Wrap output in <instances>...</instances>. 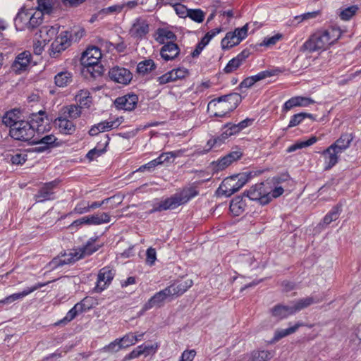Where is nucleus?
I'll list each match as a JSON object with an SVG mask.
<instances>
[{
  "instance_id": "obj_1",
  "label": "nucleus",
  "mask_w": 361,
  "mask_h": 361,
  "mask_svg": "<svg viewBox=\"0 0 361 361\" xmlns=\"http://www.w3.org/2000/svg\"><path fill=\"white\" fill-rule=\"evenodd\" d=\"M341 36V31L338 27H331L312 35L303 44L302 49L310 53L326 49L336 42Z\"/></svg>"
},
{
  "instance_id": "obj_2",
  "label": "nucleus",
  "mask_w": 361,
  "mask_h": 361,
  "mask_svg": "<svg viewBox=\"0 0 361 361\" xmlns=\"http://www.w3.org/2000/svg\"><path fill=\"white\" fill-rule=\"evenodd\" d=\"M39 122H43V118L39 116H37L35 120H32L31 123L21 121L16 126L10 129L9 135L15 140L31 144Z\"/></svg>"
},
{
  "instance_id": "obj_3",
  "label": "nucleus",
  "mask_w": 361,
  "mask_h": 361,
  "mask_svg": "<svg viewBox=\"0 0 361 361\" xmlns=\"http://www.w3.org/2000/svg\"><path fill=\"white\" fill-rule=\"evenodd\" d=\"M101 59V50L94 46L88 47L82 55L81 63L93 78L101 75L104 72V68L100 65Z\"/></svg>"
},
{
  "instance_id": "obj_4",
  "label": "nucleus",
  "mask_w": 361,
  "mask_h": 361,
  "mask_svg": "<svg viewBox=\"0 0 361 361\" xmlns=\"http://www.w3.org/2000/svg\"><path fill=\"white\" fill-rule=\"evenodd\" d=\"M250 200H257L262 205L271 202L270 185L269 183H259L252 185L244 192Z\"/></svg>"
},
{
  "instance_id": "obj_5",
  "label": "nucleus",
  "mask_w": 361,
  "mask_h": 361,
  "mask_svg": "<svg viewBox=\"0 0 361 361\" xmlns=\"http://www.w3.org/2000/svg\"><path fill=\"white\" fill-rule=\"evenodd\" d=\"M44 130L45 127L42 126V124L39 123V125H37L35 136L31 142L32 145H39L38 147H35V152H42L50 147L56 146L55 142L57 139L54 135H47L44 136L42 135Z\"/></svg>"
},
{
  "instance_id": "obj_6",
  "label": "nucleus",
  "mask_w": 361,
  "mask_h": 361,
  "mask_svg": "<svg viewBox=\"0 0 361 361\" xmlns=\"http://www.w3.org/2000/svg\"><path fill=\"white\" fill-rule=\"evenodd\" d=\"M248 176L245 173L227 178L223 181L220 189L223 194L229 197L243 188L248 181Z\"/></svg>"
},
{
  "instance_id": "obj_7",
  "label": "nucleus",
  "mask_w": 361,
  "mask_h": 361,
  "mask_svg": "<svg viewBox=\"0 0 361 361\" xmlns=\"http://www.w3.org/2000/svg\"><path fill=\"white\" fill-rule=\"evenodd\" d=\"M207 111L216 117H223L232 111L221 97L210 101L207 105Z\"/></svg>"
},
{
  "instance_id": "obj_8",
  "label": "nucleus",
  "mask_w": 361,
  "mask_h": 361,
  "mask_svg": "<svg viewBox=\"0 0 361 361\" xmlns=\"http://www.w3.org/2000/svg\"><path fill=\"white\" fill-rule=\"evenodd\" d=\"M109 78L118 83L128 84L133 78L129 70L123 67H114L109 71Z\"/></svg>"
},
{
  "instance_id": "obj_9",
  "label": "nucleus",
  "mask_w": 361,
  "mask_h": 361,
  "mask_svg": "<svg viewBox=\"0 0 361 361\" xmlns=\"http://www.w3.org/2000/svg\"><path fill=\"white\" fill-rule=\"evenodd\" d=\"M114 275V271L109 267L102 269L97 275V284L94 287L95 291L99 293L104 290L111 283Z\"/></svg>"
},
{
  "instance_id": "obj_10",
  "label": "nucleus",
  "mask_w": 361,
  "mask_h": 361,
  "mask_svg": "<svg viewBox=\"0 0 361 361\" xmlns=\"http://www.w3.org/2000/svg\"><path fill=\"white\" fill-rule=\"evenodd\" d=\"M138 97L135 94H128L116 99L114 105L118 109L125 111L133 110L137 104Z\"/></svg>"
},
{
  "instance_id": "obj_11",
  "label": "nucleus",
  "mask_w": 361,
  "mask_h": 361,
  "mask_svg": "<svg viewBox=\"0 0 361 361\" xmlns=\"http://www.w3.org/2000/svg\"><path fill=\"white\" fill-rule=\"evenodd\" d=\"M67 34L61 32L51 43L49 54L51 57H56L59 54L66 49L70 45V40Z\"/></svg>"
},
{
  "instance_id": "obj_12",
  "label": "nucleus",
  "mask_w": 361,
  "mask_h": 361,
  "mask_svg": "<svg viewBox=\"0 0 361 361\" xmlns=\"http://www.w3.org/2000/svg\"><path fill=\"white\" fill-rule=\"evenodd\" d=\"M59 180H54L53 181L46 183L39 190L38 192L35 195L37 202H42L52 199L54 190L58 186Z\"/></svg>"
},
{
  "instance_id": "obj_13",
  "label": "nucleus",
  "mask_w": 361,
  "mask_h": 361,
  "mask_svg": "<svg viewBox=\"0 0 361 361\" xmlns=\"http://www.w3.org/2000/svg\"><path fill=\"white\" fill-rule=\"evenodd\" d=\"M180 52L178 45L174 42H167L160 49V56L165 61H173L178 58Z\"/></svg>"
},
{
  "instance_id": "obj_14",
  "label": "nucleus",
  "mask_w": 361,
  "mask_h": 361,
  "mask_svg": "<svg viewBox=\"0 0 361 361\" xmlns=\"http://www.w3.org/2000/svg\"><path fill=\"white\" fill-rule=\"evenodd\" d=\"M149 23L143 18H137L133 23L130 35L136 39H142L149 32Z\"/></svg>"
},
{
  "instance_id": "obj_15",
  "label": "nucleus",
  "mask_w": 361,
  "mask_h": 361,
  "mask_svg": "<svg viewBox=\"0 0 361 361\" xmlns=\"http://www.w3.org/2000/svg\"><path fill=\"white\" fill-rule=\"evenodd\" d=\"M51 281H48L47 283H37L35 286H32L30 288H27L23 290L20 293H13L12 295H10L6 297L4 299L0 300V303H1V304H9V303H11V302H13L14 301H16L18 300H21L23 298H25V296H27L29 294H30L31 293L34 292L35 290L45 286L46 285H47Z\"/></svg>"
},
{
  "instance_id": "obj_16",
  "label": "nucleus",
  "mask_w": 361,
  "mask_h": 361,
  "mask_svg": "<svg viewBox=\"0 0 361 361\" xmlns=\"http://www.w3.org/2000/svg\"><path fill=\"white\" fill-rule=\"evenodd\" d=\"M32 56L29 51H23L19 54L12 64V69L17 73H20L27 70L31 62Z\"/></svg>"
},
{
  "instance_id": "obj_17",
  "label": "nucleus",
  "mask_w": 361,
  "mask_h": 361,
  "mask_svg": "<svg viewBox=\"0 0 361 361\" xmlns=\"http://www.w3.org/2000/svg\"><path fill=\"white\" fill-rule=\"evenodd\" d=\"M33 11V8H26L22 7L18 12L16 18H14V24L16 28L18 30H23L27 27L30 15Z\"/></svg>"
},
{
  "instance_id": "obj_18",
  "label": "nucleus",
  "mask_w": 361,
  "mask_h": 361,
  "mask_svg": "<svg viewBox=\"0 0 361 361\" xmlns=\"http://www.w3.org/2000/svg\"><path fill=\"white\" fill-rule=\"evenodd\" d=\"M193 284L190 279L178 281L166 288L169 296H179L183 294Z\"/></svg>"
},
{
  "instance_id": "obj_19",
  "label": "nucleus",
  "mask_w": 361,
  "mask_h": 361,
  "mask_svg": "<svg viewBox=\"0 0 361 361\" xmlns=\"http://www.w3.org/2000/svg\"><path fill=\"white\" fill-rule=\"evenodd\" d=\"M54 125L64 135H72L75 132L76 126L73 121L61 115L54 120Z\"/></svg>"
},
{
  "instance_id": "obj_20",
  "label": "nucleus",
  "mask_w": 361,
  "mask_h": 361,
  "mask_svg": "<svg viewBox=\"0 0 361 361\" xmlns=\"http://www.w3.org/2000/svg\"><path fill=\"white\" fill-rule=\"evenodd\" d=\"M250 54V53L249 50H243L235 57L233 58L231 60L228 61V63L224 68V71L226 73H231L234 71L237 70L243 64V63L245 61V60L248 58Z\"/></svg>"
},
{
  "instance_id": "obj_21",
  "label": "nucleus",
  "mask_w": 361,
  "mask_h": 361,
  "mask_svg": "<svg viewBox=\"0 0 361 361\" xmlns=\"http://www.w3.org/2000/svg\"><path fill=\"white\" fill-rule=\"evenodd\" d=\"M180 205V202H178L176 194H174L170 197L161 200L157 204L154 205V207L150 210L149 213L152 214L154 212L165 211L168 209H174Z\"/></svg>"
},
{
  "instance_id": "obj_22",
  "label": "nucleus",
  "mask_w": 361,
  "mask_h": 361,
  "mask_svg": "<svg viewBox=\"0 0 361 361\" xmlns=\"http://www.w3.org/2000/svg\"><path fill=\"white\" fill-rule=\"evenodd\" d=\"M81 258H82V252L77 248L68 250L62 255L59 259H55L53 262L58 266H63L64 264H72Z\"/></svg>"
},
{
  "instance_id": "obj_23",
  "label": "nucleus",
  "mask_w": 361,
  "mask_h": 361,
  "mask_svg": "<svg viewBox=\"0 0 361 361\" xmlns=\"http://www.w3.org/2000/svg\"><path fill=\"white\" fill-rule=\"evenodd\" d=\"M314 103L315 102L310 97L300 96L293 97L285 102L283 106V110L288 111L295 106H308Z\"/></svg>"
},
{
  "instance_id": "obj_24",
  "label": "nucleus",
  "mask_w": 361,
  "mask_h": 361,
  "mask_svg": "<svg viewBox=\"0 0 361 361\" xmlns=\"http://www.w3.org/2000/svg\"><path fill=\"white\" fill-rule=\"evenodd\" d=\"M341 154V152H338V151L335 149L331 145L322 152L326 170L331 169L337 164Z\"/></svg>"
},
{
  "instance_id": "obj_25",
  "label": "nucleus",
  "mask_w": 361,
  "mask_h": 361,
  "mask_svg": "<svg viewBox=\"0 0 361 361\" xmlns=\"http://www.w3.org/2000/svg\"><path fill=\"white\" fill-rule=\"evenodd\" d=\"M170 297L166 288L155 293L143 306L142 310L147 311L154 306L160 307L164 301Z\"/></svg>"
},
{
  "instance_id": "obj_26",
  "label": "nucleus",
  "mask_w": 361,
  "mask_h": 361,
  "mask_svg": "<svg viewBox=\"0 0 361 361\" xmlns=\"http://www.w3.org/2000/svg\"><path fill=\"white\" fill-rule=\"evenodd\" d=\"M271 312L272 316L278 319H283L290 315L295 314L293 305H284L281 304L275 305L271 310Z\"/></svg>"
},
{
  "instance_id": "obj_27",
  "label": "nucleus",
  "mask_w": 361,
  "mask_h": 361,
  "mask_svg": "<svg viewBox=\"0 0 361 361\" xmlns=\"http://www.w3.org/2000/svg\"><path fill=\"white\" fill-rule=\"evenodd\" d=\"M2 123L10 129L14 128L21 121L20 120V111L18 109H12L6 112L2 116Z\"/></svg>"
},
{
  "instance_id": "obj_28",
  "label": "nucleus",
  "mask_w": 361,
  "mask_h": 361,
  "mask_svg": "<svg viewBox=\"0 0 361 361\" xmlns=\"http://www.w3.org/2000/svg\"><path fill=\"white\" fill-rule=\"evenodd\" d=\"M353 140V135L352 133H343L341 137L331 145L335 149L338 150V152L342 153L350 147Z\"/></svg>"
},
{
  "instance_id": "obj_29",
  "label": "nucleus",
  "mask_w": 361,
  "mask_h": 361,
  "mask_svg": "<svg viewBox=\"0 0 361 361\" xmlns=\"http://www.w3.org/2000/svg\"><path fill=\"white\" fill-rule=\"evenodd\" d=\"M322 301V298L317 296H309L307 298H301L293 302V308L295 313L301 311L302 310L308 307L312 304L319 303Z\"/></svg>"
},
{
  "instance_id": "obj_30",
  "label": "nucleus",
  "mask_w": 361,
  "mask_h": 361,
  "mask_svg": "<svg viewBox=\"0 0 361 361\" xmlns=\"http://www.w3.org/2000/svg\"><path fill=\"white\" fill-rule=\"evenodd\" d=\"M86 299L87 298H85L80 302L76 303L74 307L68 312L66 317L60 321V323H62L63 321L71 322L75 319L79 313H82L86 310L90 309V307L86 305L85 303Z\"/></svg>"
},
{
  "instance_id": "obj_31",
  "label": "nucleus",
  "mask_w": 361,
  "mask_h": 361,
  "mask_svg": "<svg viewBox=\"0 0 361 361\" xmlns=\"http://www.w3.org/2000/svg\"><path fill=\"white\" fill-rule=\"evenodd\" d=\"M155 40L159 44H164L167 42H174L177 37L167 28H159L155 33Z\"/></svg>"
},
{
  "instance_id": "obj_32",
  "label": "nucleus",
  "mask_w": 361,
  "mask_h": 361,
  "mask_svg": "<svg viewBox=\"0 0 361 361\" xmlns=\"http://www.w3.org/2000/svg\"><path fill=\"white\" fill-rule=\"evenodd\" d=\"M59 115L73 121L80 116L81 108L74 104L66 106L61 109Z\"/></svg>"
},
{
  "instance_id": "obj_33",
  "label": "nucleus",
  "mask_w": 361,
  "mask_h": 361,
  "mask_svg": "<svg viewBox=\"0 0 361 361\" xmlns=\"http://www.w3.org/2000/svg\"><path fill=\"white\" fill-rule=\"evenodd\" d=\"M97 240L98 237L91 238L84 246L78 248L79 251L82 252V257L92 255L102 247V243H97Z\"/></svg>"
},
{
  "instance_id": "obj_34",
  "label": "nucleus",
  "mask_w": 361,
  "mask_h": 361,
  "mask_svg": "<svg viewBox=\"0 0 361 361\" xmlns=\"http://www.w3.org/2000/svg\"><path fill=\"white\" fill-rule=\"evenodd\" d=\"M86 225H100L110 221V216L108 213H97L90 216H85Z\"/></svg>"
},
{
  "instance_id": "obj_35",
  "label": "nucleus",
  "mask_w": 361,
  "mask_h": 361,
  "mask_svg": "<svg viewBox=\"0 0 361 361\" xmlns=\"http://www.w3.org/2000/svg\"><path fill=\"white\" fill-rule=\"evenodd\" d=\"M197 195V190L192 187L185 188L180 192L176 193V195L178 198V202H180V205L188 202L190 200L195 197Z\"/></svg>"
},
{
  "instance_id": "obj_36",
  "label": "nucleus",
  "mask_w": 361,
  "mask_h": 361,
  "mask_svg": "<svg viewBox=\"0 0 361 361\" xmlns=\"http://www.w3.org/2000/svg\"><path fill=\"white\" fill-rule=\"evenodd\" d=\"M75 101L78 103V106L82 107H89L92 104V97L87 90H80L75 95Z\"/></svg>"
},
{
  "instance_id": "obj_37",
  "label": "nucleus",
  "mask_w": 361,
  "mask_h": 361,
  "mask_svg": "<svg viewBox=\"0 0 361 361\" xmlns=\"http://www.w3.org/2000/svg\"><path fill=\"white\" fill-rule=\"evenodd\" d=\"M106 141L104 144V147L99 146L98 145L94 148L90 149L87 154H86L87 159H89V161H92L97 157L102 156L104 152L106 151V147L109 145V137L108 135H106L105 137Z\"/></svg>"
},
{
  "instance_id": "obj_38",
  "label": "nucleus",
  "mask_w": 361,
  "mask_h": 361,
  "mask_svg": "<svg viewBox=\"0 0 361 361\" xmlns=\"http://www.w3.org/2000/svg\"><path fill=\"white\" fill-rule=\"evenodd\" d=\"M156 64L152 59H145L138 63L137 72L142 75L151 73L156 68Z\"/></svg>"
},
{
  "instance_id": "obj_39",
  "label": "nucleus",
  "mask_w": 361,
  "mask_h": 361,
  "mask_svg": "<svg viewBox=\"0 0 361 361\" xmlns=\"http://www.w3.org/2000/svg\"><path fill=\"white\" fill-rule=\"evenodd\" d=\"M59 32V27L54 26H44L39 30V37L46 43L49 42Z\"/></svg>"
},
{
  "instance_id": "obj_40",
  "label": "nucleus",
  "mask_w": 361,
  "mask_h": 361,
  "mask_svg": "<svg viewBox=\"0 0 361 361\" xmlns=\"http://www.w3.org/2000/svg\"><path fill=\"white\" fill-rule=\"evenodd\" d=\"M304 324L298 322L294 326L286 329H278L275 331L273 338L274 341H278L283 337L295 333L300 326H303Z\"/></svg>"
},
{
  "instance_id": "obj_41",
  "label": "nucleus",
  "mask_w": 361,
  "mask_h": 361,
  "mask_svg": "<svg viewBox=\"0 0 361 361\" xmlns=\"http://www.w3.org/2000/svg\"><path fill=\"white\" fill-rule=\"evenodd\" d=\"M255 261V259L251 253H243L238 257L236 262L240 269H246L250 267Z\"/></svg>"
},
{
  "instance_id": "obj_42",
  "label": "nucleus",
  "mask_w": 361,
  "mask_h": 361,
  "mask_svg": "<svg viewBox=\"0 0 361 361\" xmlns=\"http://www.w3.org/2000/svg\"><path fill=\"white\" fill-rule=\"evenodd\" d=\"M305 118H310L312 121H315V117L314 116V115L309 114V113L300 112V113L294 114L290 118L288 128H293V127L298 126Z\"/></svg>"
},
{
  "instance_id": "obj_43",
  "label": "nucleus",
  "mask_w": 361,
  "mask_h": 361,
  "mask_svg": "<svg viewBox=\"0 0 361 361\" xmlns=\"http://www.w3.org/2000/svg\"><path fill=\"white\" fill-rule=\"evenodd\" d=\"M72 81V74L68 71H62L54 77L55 84L60 87L67 86Z\"/></svg>"
},
{
  "instance_id": "obj_44",
  "label": "nucleus",
  "mask_w": 361,
  "mask_h": 361,
  "mask_svg": "<svg viewBox=\"0 0 361 361\" xmlns=\"http://www.w3.org/2000/svg\"><path fill=\"white\" fill-rule=\"evenodd\" d=\"M240 42V40L233 32H228L225 37L222 39L221 44L223 49H228L238 45Z\"/></svg>"
},
{
  "instance_id": "obj_45",
  "label": "nucleus",
  "mask_w": 361,
  "mask_h": 361,
  "mask_svg": "<svg viewBox=\"0 0 361 361\" xmlns=\"http://www.w3.org/2000/svg\"><path fill=\"white\" fill-rule=\"evenodd\" d=\"M221 98L226 102L231 111H233L241 102L240 94L236 92L221 96Z\"/></svg>"
},
{
  "instance_id": "obj_46",
  "label": "nucleus",
  "mask_w": 361,
  "mask_h": 361,
  "mask_svg": "<svg viewBox=\"0 0 361 361\" xmlns=\"http://www.w3.org/2000/svg\"><path fill=\"white\" fill-rule=\"evenodd\" d=\"M318 140L316 136H312L307 140L298 141L287 149L288 152H293L298 149L307 147L314 145Z\"/></svg>"
},
{
  "instance_id": "obj_47",
  "label": "nucleus",
  "mask_w": 361,
  "mask_h": 361,
  "mask_svg": "<svg viewBox=\"0 0 361 361\" xmlns=\"http://www.w3.org/2000/svg\"><path fill=\"white\" fill-rule=\"evenodd\" d=\"M43 16L41 11H32V13L30 15L27 29L32 30L38 27L39 25L42 24L43 20Z\"/></svg>"
},
{
  "instance_id": "obj_48",
  "label": "nucleus",
  "mask_w": 361,
  "mask_h": 361,
  "mask_svg": "<svg viewBox=\"0 0 361 361\" xmlns=\"http://www.w3.org/2000/svg\"><path fill=\"white\" fill-rule=\"evenodd\" d=\"M245 204L241 197L232 200L230 203V210L235 216H239L244 211Z\"/></svg>"
},
{
  "instance_id": "obj_49",
  "label": "nucleus",
  "mask_w": 361,
  "mask_h": 361,
  "mask_svg": "<svg viewBox=\"0 0 361 361\" xmlns=\"http://www.w3.org/2000/svg\"><path fill=\"white\" fill-rule=\"evenodd\" d=\"M341 212V207L336 205L324 217L323 224L326 226L331 224L332 221H336L338 217Z\"/></svg>"
},
{
  "instance_id": "obj_50",
  "label": "nucleus",
  "mask_w": 361,
  "mask_h": 361,
  "mask_svg": "<svg viewBox=\"0 0 361 361\" xmlns=\"http://www.w3.org/2000/svg\"><path fill=\"white\" fill-rule=\"evenodd\" d=\"M53 11L51 0H38L36 11H41L42 16L50 14Z\"/></svg>"
},
{
  "instance_id": "obj_51",
  "label": "nucleus",
  "mask_w": 361,
  "mask_h": 361,
  "mask_svg": "<svg viewBox=\"0 0 361 361\" xmlns=\"http://www.w3.org/2000/svg\"><path fill=\"white\" fill-rule=\"evenodd\" d=\"M252 361H269L273 357L269 350H257L252 353Z\"/></svg>"
},
{
  "instance_id": "obj_52",
  "label": "nucleus",
  "mask_w": 361,
  "mask_h": 361,
  "mask_svg": "<svg viewBox=\"0 0 361 361\" xmlns=\"http://www.w3.org/2000/svg\"><path fill=\"white\" fill-rule=\"evenodd\" d=\"M358 9L359 8L356 5L344 8L343 9L341 10L339 16L343 20H349L353 16L355 15Z\"/></svg>"
},
{
  "instance_id": "obj_53",
  "label": "nucleus",
  "mask_w": 361,
  "mask_h": 361,
  "mask_svg": "<svg viewBox=\"0 0 361 361\" xmlns=\"http://www.w3.org/2000/svg\"><path fill=\"white\" fill-rule=\"evenodd\" d=\"M120 123H121V122L117 118L114 121H104L100 122L97 124V126H98L100 132H104V131L110 130L113 128H117L120 125Z\"/></svg>"
},
{
  "instance_id": "obj_54",
  "label": "nucleus",
  "mask_w": 361,
  "mask_h": 361,
  "mask_svg": "<svg viewBox=\"0 0 361 361\" xmlns=\"http://www.w3.org/2000/svg\"><path fill=\"white\" fill-rule=\"evenodd\" d=\"M320 11H314L312 12H307L300 16H297L294 18L293 21H297V23H302L303 21L309 20L310 19H314L320 16Z\"/></svg>"
},
{
  "instance_id": "obj_55",
  "label": "nucleus",
  "mask_w": 361,
  "mask_h": 361,
  "mask_svg": "<svg viewBox=\"0 0 361 361\" xmlns=\"http://www.w3.org/2000/svg\"><path fill=\"white\" fill-rule=\"evenodd\" d=\"M63 34H67L68 35V39L70 40V44L71 42H78L81 37L85 35V30L83 28H78L76 30H73L71 31H65L62 32Z\"/></svg>"
},
{
  "instance_id": "obj_56",
  "label": "nucleus",
  "mask_w": 361,
  "mask_h": 361,
  "mask_svg": "<svg viewBox=\"0 0 361 361\" xmlns=\"http://www.w3.org/2000/svg\"><path fill=\"white\" fill-rule=\"evenodd\" d=\"M188 17L197 23H202L204 19V13L200 9H189Z\"/></svg>"
},
{
  "instance_id": "obj_57",
  "label": "nucleus",
  "mask_w": 361,
  "mask_h": 361,
  "mask_svg": "<svg viewBox=\"0 0 361 361\" xmlns=\"http://www.w3.org/2000/svg\"><path fill=\"white\" fill-rule=\"evenodd\" d=\"M122 348H126L136 343V338H133V334L129 333L119 339Z\"/></svg>"
},
{
  "instance_id": "obj_58",
  "label": "nucleus",
  "mask_w": 361,
  "mask_h": 361,
  "mask_svg": "<svg viewBox=\"0 0 361 361\" xmlns=\"http://www.w3.org/2000/svg\"><path fill=\"white\" fill-rule=\"evenodd\" d=\"M283 37L280 33L276 34L274 36L264 38L263 42L260 44L261 46L271 47L276 44Z\"/></svg>"
},
{
  "instance_id": "obj_59",
  "label": "nucleus",
  "mask_w": 361,
  "mask_h": 361,
  "mask_svg": "<svg viewBox=\"0 0 361 361\" xmlns=\"http://www.w3.org/2000/svg\"><path fill=\"white\" fill-rule=\"evenodd\" d=\"M231 164L230 161L226 159V156L222 157L221 159L217 160L216 161L212 162L213 168L216 171H222L228 166Z\"/></svg>"
},
{
  "instance_id": "obj_60",
  "label": "nucleus",
  "mask_w": 361,
  "mask_h": 361,
  "mask_svg": "<svg viewBox=\"0 0 361 361\" xmlns=\"http://www.w3.org/2000/svg\"><path fill=\"white\" fill-rule=\"evenodd\" d=\"M275 72H276V71H264L259 72L257 75L250 76V78H252V82L255 84V82H257L261 80H263L264 78L274 75Z\"/></svg>"
},
{
  "instance_id": "obj_61",
  "label": "nucleus",
  "mask_w": 361,
  "mask_h": 361,
  "mask_svg": "<svg viewBox=\"0 0 361 361\" xmlns=\"http://www.w3.org/2000/svg\"><path fill=\"white\" fill-rule=\"evenodd\" d=\"M121 348V342L119 341V339L117 338L109 345L104 346L103 348V351L107 353H115L118 352Z\"/></svg>"
},
{
  "instance_id": "obj_62",
  "label": "nucleus",
  "mask_w": 361,
  "mask_h": 361,
  "mask_svg": "<svg viewBox=\"0 0 361 361\" xmlns=\"http://www.w3.org/2000/svg\"><path fill=\"white\" fill-rule=\"evenodd\" d=\"M173 78L176 80L183 79L188 75V71L186 68H178L171 71Z\"/></svg>"
},
{
  "instance_id": "obj_63",
  "label": "nucleus",
  "mask_w": 361,
  "mask_h": 361,
  "mask_svg": "<svg viewBox=\"0 0 361 361\" xmlns=\"http://www.w3.org/2000/svg\"><path fill=\"white\" fill-rule=\"evenodd\" d=\"M27 160V154L22 153H16L12 155L11 161L13 164L22 165Z\"/></svg>"
},
{
  "instance_id": "obj_64",
  "label": "nucleus",
  "mask_w": 361,
  "mask_h": 361,
  "mask_svg": "<svg viewBox=\"0 0 361 361\" xmlns=\"http://www.w3.org/2000/svg\"><path fill=\"white\" fill-rule=\"evenodd\" d=\"M157 259V252L154 248L149 247L146 252V263L152 266Z\"/></svg>"
}]
</instances>
